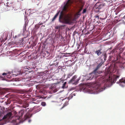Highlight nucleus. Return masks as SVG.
I'll list each match as a JSON object with an SVG mask.
<instances>
[{"instance_id":"2","label":"nucleus","mask_w":125,"mask_h":125,"mask_svg":"<svg viewBox=\"0 0 125 125\" xmlns=\"http://www.w3.org/2000/svg\"><path fill=\"white\" fill-rule=\"evenodd\" d=\"M105 74L106 76L108 75L109 79H108V81H109L112 83H115L117 79L120 76L119 75H115L112 73L110 70L109 69H108L107 71H106Z\"/></svg>"},{"instance_id":"36","label":"nucleus","mask_w":125,"mask_h":125,"mask_svg":"<svg viewBox=\"0 0 125 125\" xmlns=\"http://www.w3.org/2000/svg\"><path fill=\"white\" fill-rule=\"evenodd\" d=\"M8 104V103H6V104Z\"/></svg>"},{"instance_id":"19","label":"nucleus","mask_w":125,"mask_h":125,"mask_svg":"<svg viewBox=\"0 0 125 125\" xmlns=\"http://www.w3.org/2000/svg\"><path fill=\"white\" fill-rule=\"evenodd\" d=\"M73 73H69L68 75V77L69 78L70 77L72 76L73 74Z\"/></svg>"},{"instance_id":"31","label":"nucleus","mask_w":125,"mask_h":125,"mask_svg":"<svg viewBox=\"0 0 125 125\" xmlns=\"http://www.w3.org/2000/svg\"><path fill=\"white\" fill-rule=\"evenodd\" d=\"M73 65L72 63L70 65V64H68V65L69 66H71V65Z\"/></svg>"},{"instance_id":"4","label":"nucleus","mask_w":125,"mask_h":125,"mask_svg":"<svg viewBox=\"0 0 125 125\" xmlns=\"http://www.w3.org/2000/svg\"><path fill=\"white\" fill-rule=\"evenodd\" d=\"M77 77V76L76 75L73 76L72 78L69 81V83L75 85L77 84L78 83L79 79H76Z\"/></svg>"},{"instance_id":"32","label":"nucleus","mask_w":125,"mask_h":125,"mask_svg":"<svg viewBox=\"0 0 125 125\" xmlns=\"http://www.w3.org/2000/svg\"><path fill=\"white\" fill-rule=\"evenodd\" d=\"M43 23L42 22H41V23H40V22H39V25H42V24Z\"/></svg>"},{"instance_id":"16","label":"nucleus","mask_w":125,"mask_h":125,"mask_svg":"<svg viewBox=\"0 0 125 125\" xmlns=\"http://www.w3.org/2000/svg\"><path fill=\"white\" fill-rule=\"evenodd\" d=\"M31 116H30V115L29 114H26L25 115L24 117V118L25 119V120L26 119L28 118H29L31 117Z\"/></svg>"},{"instance_id":"30","label":"nucleus","mask_w":125,"mask_h":125,"mask_svg":"<svg viewBox=\"0 0 125 125\" xmlns=\"http://www.w3.org/2000/svg\"><path fill=\"white\" fill-rule=\"evenodd\" d=\"M26 24H25L24 26V28L25 29V30H26Z\"/></svg>"},{"instance_id":"22","label":"nucleus","mask_w":125,"mask_h":125,"mask_svg":"<svg viewBox=\"0 0 125 125\" xmlns=\"http://www.w3.org/2000/svg\"><path fill=\"white\" fill-rule=\"evenodd\" d=\"M104 61H105L106 60V59L107 58V55L106 54H105L104 55Z\"/></svg>"},{"instance_id":"26","label":"nucleus","mask_w":125,"mask_h":125,"mask_svg":"<svg viewBox=\"0 0 125 125\" xmlns=\"http://www.w3.org/2000/svg\"><path fill=\"white\" fill-rule=\"evenodd\" d=\"M95 18H97L98 19L99 17V16L98 15H96L95 16Z\"/></svg>"},{"instance_id":"3","label":"nucleus","mask_w":125,"mask_h":125,"mask_svg":"<svg viewBox=\"0 0 125 125\" xmlns=\"http://www.w3.org/2000/svg\"><path fill=\"white\" fill-rule=\"evenodd\" d=\"M101 73L102 72L101 71H97V70H96L94 69L92 73H89L88 75V77H89V79L91 80L93 78H97Z\"/></svg>"},{"instance_id":"6","label":"nucleus","mask_w":125,"mask_h":125,"mask_svg":"<svg viewBox=\"0 0 125 125\" xmlns=\"http://www.w3.org/2000/svg\"><path fill=\"white\" fill-rule=\"evenodd\" d=\"M23 111L21 110L19 112L18 114L15 115V119L14 120V122H16L17 120L20 119L21 118L23 115Z\"/></svg>"},{"instance_id":"7","label":"nucleus","mask_w":125,"mask_h":125,"mask_svg":"<svg viewBox=\"0 0 125 125\" xmlns=\"http://www.w3.org/2000/svg\"><path fill=\"white\" fill-rule=\"evenodd\" d=\"M6 6L8 10H10L13 9L15 7L14 3H10L7 2Z\"/></svg>"},{"instance_id":"10","label":"nucleus","mask_w":125,"mask_h":125,"mask_svg":"<svg viewBox=\"0 0 125 125\" xmlns=\"http://www.w3.org/2000/svg\"><path fill=\"white\" fill-rule=\"evenodd\" d=\"M101 49L96 50L95 52V53L98 56L100 55L102 53V52L101 51Z\"/></svg>"},{"instance_id":"21","label":"nucleus","mask_w":125,"mask_h":125,"mask_svg":"<svg viewBox=\"0 0 125 125\" xmlns=\"http://www.w3.org/2000/svg\"><path fill=\"white\" fill-rule=\"evenodd\" d=\"M73 94H70L68 97V99H70L71 98H72V97H73Z\"/></svg>"},{"instance_id":"25","label":"nucleus","mask_w":125,"mask_h":125,"mask_svg":"<svg viewBox=\"0 0 125 125\" xmlns=\"http://www.w3.org/2000/svg\"><path fill=\"white\" fill-rule=\"evenodd\" d=\"M0 80H4V78L2 77L1 76H0Z\"/></svg>"},{"instance_id":"38","label":"nucleus","mask_w":125,"mask_h":125,"mask_svg":"<svg viewBox=\"0 0 125 125\" xmlns=\"http://www.w3.org/2000/svg\"><path fill=\"white\" fill-rule=\"evenodd\" d=\"M65 26V25H64V26Z\"/></svg>"},{"instance_id":"23","label":"nucleus","mask_w":125,"mask_h":125,"mask_svg":"<svg viewBox=\"0 0 125 125\" xmlns=\"http://www.w3.org/2000/svg\"><path fill=\"white\" fill-rule=\"evenodd\" d=\"M66 82H65L63 84L62 87L63 88H65V85L66 84Z\"/></svg>"},{"instance_id":"20","label":"nucleus","mask_w":125,"mask_h":125,"mask_svg":"<svg viewBox=\"0 0 125 125\" xmlns=\"http://www.w3.org/2000/svg\"><path fill=\"white\" fill-rule=\"evenodd\" d=\"M41 104L43 106H45L46 105V103L45 102H42L41 103Z\"/></svg>"},{"instance_id":"5","label":"nucleus","mask_w":125,"mask_h":125,"mask_svg":"<svg viewBox=\"0 0 125 125\" xmlns=\"http://www.w3.org/2000/svg\"><path fill=\"white\" fill-rule=\"evenodd\" d=\"M104 6V5L99 3H97L94 5V9L95 11L97 12H98L99 10L100 9Z\"/></svg>"},{"instance_id":"11","label":"nucleus","mask_w":125,"mask_h":125,"mask_svg":"<svg viewBox=\"0 0 125 125\" xmlns=\"http://www.w3.org/2000/svg\"><path fill=\"white\" fill-rule=\"evenodd\" d=\"M103 63L104 62H103L102 61L101 62L99 63L97 66L94 69H95L96 70H97L102 66Z\"/></svg>"},{"instance_id":"35","label":"nucleus","mask_w":125,"mask_h":125,"mask_svg":"<svg viewBox=\"0 0 125 125\" xmlns=\"http://www.w3.org/2000/svg\"><path fill=\"white\" fill-rule=\"evenodd\" d=\"M56 29H58V27H56Z\"/></svg>"},{"instance_id":"28","label":"nucleus","mask_w":125,"mask_h":125,"mask_svg":"<svg viewBox=\"0 0 125 125\" xmlns=\"http://www.w3.org/2000/svg\"><path fill=\"white\" fill-rule=\"evenodd\" d=\"M27 107V106L26 105H24L23 106V107L25 108H26Z\"/></svg>"},{"instance_id":"27","label":"nucleus","mask_w":125,"mask_h":125,"mask_svg":"<svg viewBox=\"0 0 125 125\" xmlns=\"http://www.w3.org/2000/svg\"><path fill=\"white\" fill-rule=\"evenodd\" d=\"M82 7L80 8V9L79 10V12H80L81 11V10H82Z\"/></svg>"},{"instance_id":"29","label":"nucleus","mask_w":125,"mask_h":125,"mask_svg":"<svg viewBox=\"0 0 125 125\" xmlns=\"http://www.w3.org/2000/svg\"><path fill=\"white\" fill-rule=\"evenodd\" d=\"M122 68H123L124 69H125V66L124 67V66H122Z\"/></svg>"},{"instance_id":"14","label":"nucleus","mask_w":125,"mask_h":125,"mask_svg":"<svg viewBox=\"0 0 125 125\" xmlns=\"http://www.w3.org/2000/svg\"><path fill=\"white\" fill-rule=\"evenodd\" d=\"M31 76H27L26 77H24V79H25L26 80V81H30L31 80Z\"/></svg>"},{"instance_id":"34","label":"nucleus","mask_w":125,"mask_h":125,"mask_svg":"<svg viewBox=\"0 0 125 125\" xmlns=\"http://www.w3.org/2000/svg\"><path fill=\"white\" fill-rule=\"evenodd\" d=\"M124 18L125 19V16L124 17Z\"/></svg>"},{"instance_id":"13","label":"nucleus","mask_w":125,"mask_h":125,"mask_svg":"<svg viewBox=\"0 0 125 125\" xmlns=\"http://www.w3.org/2000/svg\"><path fill=\"white\" fill-rule=\"evenodd\" d=\"M60 11H59L55 15V16H54V17L53 18V19H52V21H54L58 16L59 14Z\"/></svg>"},{"instance_id":"15","label":"nucleus","mask_w":125,"mask_h":125,"mask_svg":"<svg viewBox=\"0 0 125 125\" xmlns=\"http://www.w3.org/2000/svg\"><path fill=\"white\" fill-rule=\"evenodd\" d=\"M19 73L17 74V75L19 74V75H21L23 76H24L25 74L26 73H25V72H23L21 71V70L20 71V72H19Z\"/></svg>"},{"instance_id":"8","label":"nucleus","mask_w":125,"mask_h":125,"mask_svg":"<svg viewBox=\"0 0 125 125\" xmlns=\"http://www.w3.org/2000/svg\"><path fill=\"white\" fill-rule=\"evenodd\" d=\"M12 113L11 112H10L8 113L7 115L4 116L2 119H7L8 120H9L12 115Z\"/></svg>"},{"instance_id":"24","label":"nucleus","mask_w":125,"mask_h":125,"mask_svg":"<svg viewBox=\"0 0 125 125\" xmlns=\"http://www.w3.org/2000/svg\"><path fill=\"white\" fill-rule=\"evenodd\" d=\"M86 11V9H84L83 10V12L82 13H85Z\"/></svg>"},{"instance_id":"37","label":"nucleus","mask_w":125,"mask_h":125,"mask_svg":"<svg viewBox=\"0 0 125 125\" xmlns=\"http://www.w3.org/2000/svg\"><path fill=\"white\" fill-rule=\"evenodd\" d=\"M68 54H70V53H68Z\"/></svg>"},{"instance_id":"1","label":"nucleus","mask_w":125,"mask_h":125,"mask_svg":"<svg viewBox=\"0 0 125 125\" xmlns=\"http://www.w3.org/2000/svg\"><path fill=\"white\" fill-rule=\"evenodd\" d=\"M69 1L68 0L64 6L62 11L61 12L60 14L59 20L60 22L70 25L73 23V19L69 14H65L64 12H67L68 11L67 9L69 5Z\"/></svg>"},{"instance_id":"18","label":"nucleus","mask_w":125,"mask_h":125,"mask_svg":"<svg viewBox=\"0 0 125 125\" xmlns=\"http://www.w3.org/2000/svg\"><path fill=\"white\" fill-rule=\"evenodd\" d=\"M68 104V102H66L63 104V107H62L61 109H62L64 107H65V106H67Z\"/></svg>"},{"instance_id":"9","label":"nucleus","mask_w":125,"mask_h":125,"mask_svg":"<svg viewBox=\"0 0 125 125\" xmlns=\"http://www.w3.org/2000/svg\"><path fill=\"white\" fill-rule=\"evenodd\" d=\"M102 84H100L99 85L98 87L97 88L98 91L100 92H101L105 90V88L104 87L103 88V87L102 86Z\"/></svg>"},{"instance_id":"12","label":"nucleus","mask_w":125,"mask_h":125,"mask_svg":"<svg viewBox=\"0 0 125 125\" xmlns=\"http://www.w3.org/2000/svg\"><path fill=\"white\" fill-rule=\"evenodd\" d=\"M117 83H119V84L121 85L122 83H125V79H122L119 80V81L117 82Z\"/></svg>"},{"instance_id":"17","label":"nucleus","mask_w":125,"mask_h":125,"mask_svg":"<svg viewBox=\"0 0 125 125\" xmlns=\"http://www.w3.org/2000/svg\"><path fill=\"white\" fill-rule=\"evenodd\" d=\"M8 74L6 73H3L2 74V75H6V76L7 77V78H11V76L10 75H8Z\"/></svg>"},{"instance_id":"33","label":"nucleus","mask_w":125,"mask_h":125,"mask_svg":"<svg viewBox=\"0 0 125 125\" xmlns=\"http://www.w3.org/2000/svg\"><path fill=\"white\" fill-rule=\"evenodd\" d=\"M31 121V120H29L28 121V122L29 123Z\"/></svg>"}]
</instances>
